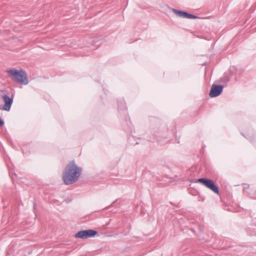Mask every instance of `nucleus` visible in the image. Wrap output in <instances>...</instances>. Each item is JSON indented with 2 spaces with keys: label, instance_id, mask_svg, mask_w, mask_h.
Instances as JSON below:
<instances>
[{
  "label": "nucleus",
  "instance_id": "obj_1",
  "mask_svg": "<svg viewBox=\"0 0 256 256\" xmlns=\"http://www.w3.org/2000/svg\"><path fill=\"white\" fill-rule=\"evenodd\" d=\"M82 168L74 162H70L66 166L62 176V180L66 184H72L77 181L82 173Z\"/></svg>",
  "mask_w": 256,
  "mask_h": 256
},
{
  "label": "nucleus",
  "instance_id": "obj_2",
  "mask_svg": "<svg viewBox=\"0 0 256 256\" xmlns=\"http://www.w3.org/2000/svg\"><path fill=\"white\" fill-rule=\"evenodd\" d=\"M7 72L14 81L20 84L26 85L28 83L27 74L24 70L18 71L12 68L8 70Z\"/></svg>",
  "mask_w": 256,
  "mask_h": 256
},
{
  "label": "nucleus",
  "instance_id": "obj_3",
  "mask_svg": "<svg viewBox=\"0 0 256 256\" xmlns=\"http://www.w3.org/2000/svg\"><path fill=\"white\" fill-rule=\"evenodd\" d=\"M197 182L206 187L210 190L216 194H219V190L218 187L214 184V182L209 179L201 178L198 180Z\"/></svg>",
  "mask_w": 256,
  "mask_h": 256
},
{
  "label": "nucleus",
  "instance_id": "obj_4",
  "mask_svg": "<svg viewBox=\"0 0 256 256\" xmlns=\"http://www.w3.org/2000/svg\"><path fill=\"white\" fill-rule=\"evenodd\" d=\"M96 234V231L92 230H88L78 232L76 234L75 237L76 238L86 239L88 238L94 236Z\"/></svg>",
  "mask_w": 256,
  "mask_h": 256
},
{
  "label": "nucleus",
  "instance_id": "obj_5",
  "mask_svg": "<svg viewBox=\"0 0 256 256\" xmlns=\"http://www.w3.org/2000/svg\"><path fill=\"white\" fill-rule=\"evenodd\" d=\"M2 98L4 102V104L2 108L0 106V109H2L6 111H10L12 104L13 102L12 98H10L6 94L2 96Z\"/></svg>",
  "mask_w": 256,
  "mask_h": 256
},
{
  "label": "nucleus",
  "instance_id": "obj_6",
  "mask_svg": "<svg viewBox=\"0 0 256 256\" xmlns=\"http://www.w3.org/2000/svg\"><path fill=\"white\" fill-rule=\"evenodd\" d=\"M223 86L221 85L213 84L211 88L209 96L211 98L216 97L222 92Z\"/></svg>",
  "mask_w": 256,
  "mask_h": 256
},
{
  "label": "nucleus",
  "instance_id": "obj_7",
  "mask_svg": "<svg viewBox=\"0 0 256 256\" xmlns=\"http://www.w3.org/2000/svg\"><path fill=\"white\" fill-rule=\"evenodd\" d=\"M172 12L176 14V16L186 18H197L198 17L195 15H193L192 14L188 13L185 12L181 11L180 10H178L174 8L172 9Z\"/></svg>",
  "mask_w": 256,
  "mask_h": 256
},
{
  "label": "nucleus",
  "instance_id": "obj_8",
  "mask_svg": "<svg viewBox=\"0 0 256 256\" xmlns=\"http://www.w3.org/2000/svg\"><path fill=\"white\" fill-rule=\"evenodd\" d=\"M4 122L0 118V126L4 124Z\"/></svg>",
  "mask_w": 256,
  "mask_h": 256
}]
</instances>
